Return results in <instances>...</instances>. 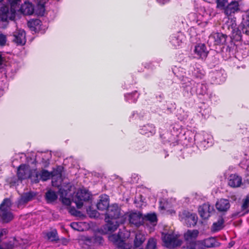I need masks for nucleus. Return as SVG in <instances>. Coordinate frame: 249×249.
<instances>
[{
	"label": "nucleus",
	"mask_w": 249,
	"mask_h": 249,
	"mask_svg": "<svg viewBox=\"0 0 249 249\" xmlns=\"http://www.w3.org/2000/svg\"><path fill=\"white\" fill-rule=\"evenodd\" d=\"M126 237L124 233L119 231L117 234H112L109 237V239L117 245L118 249H142V244L145 240L144 234L138 232L135 235L134 247H130L124 243Z\"/></svg>",
	"instance_id": "nucleus-1"
},
{
	"label": "nucleus",
	"mask_w": 249,
	"mask_h": 249,
	"mask_svg": "<svg viewBox=\"0 0 249 249\" xmlns=\"http://www.w3.org/2000/svg\"><path fill=\"white\" fill-rule=\"evenodd\" d=\"M17 176L21 181L30 178L33 183L39 182L38 172L36 169H32L29 165L21 164L18 168Z\"/></svg>",
	"instance_id": "nucleus-2"
},
{
	"label": "nucleus",
	"mask_w": 249,
	"mask_h": 249,
	"mask_svg": "<svg viewBox=\"0 0 249 249\" xmlns=\"http://www.w3.org/2000/svg\"><path fill=\"white\" fill-rule=\"evenodd\" d=\"M198 234L199 231L197 230H188L184 233V238L187 249H197L199 240H196V239Z\"/></svg>",
	"instance_id": "nucleus-3"
},
{
	"label": "nucleus",
	"mask_w": 249,
	"mask_h": 249,
	"mask_svg": "<svg viewBox=\"0 0 249 249\" xmlns=\"http://www.w3.org/2000/svg\"><path fill=\"white\" fill-rule=\"evenodd\" d=\"M10 205V200L8 198L4 199L0 205V219L3 222H9L13 218V214L7 210Z\"/></svg>",
	"instance_id": "nucleus-4"
},
{
	"label": "nucleus",
	"mask_w": 249,
	"mask_h": 249,
	"mask_svg": "<svg viewBox=\"0 0 249 249\" xmlns=\"http://www.w3.org/2000/svg\"><path fill=\"white\" fill-rule=\"evenodd\" d=\"M162 240L164 246L170 249L175 248L181 245V240L178 239L173 233H162Z\"/></svg>",
	"instance_id": "nucleus-5"
},
{
	"label": "nucleus",
	"mask_w": 249,
	"mask_h": 249,
	"mask_svg": "<svg viewBox=\"0 0 249 249\" xmlns=\"http://www.w3.org/2000/svg\"><path fill=\"white\" fill-rule=\"evenodd\" d=\"M124 215V212L117 204L109 206L105 214V219L108 221L109 219L117 220Z\"/></svg>",
	"instance_id": "nucleus-6"
},
{
	"label": "nucleus",
	"mask_w": 249,
	"mask_h": 249,
	"mask_svg": "<svg viewBox=\"0 0 249 249\" xmlns=\"http://www.w3.org/2000/svg\"><path fill=\"white\" fill-rule=\"evenodd\" d=\"M180 220L187 227L195 226L197 222V215L187 211H183L179 214Z\"/></svg>",
	"instance_id": "nucleus-7"
},
{
	"label": "nucleus",
	"mask_w": 249,
	"mask_h": 249,
	"mask_svg": "<svg viewBox=\"0 0 249 249\" xmlns=\"http://www.w3.org/2000/svg\"><path fill=\"white\" fill-rule=\"evenodd\" d=\"M36 196V193L33 191L23 193L16 202L17 207L18 208H23L28 202L33 200Z\"/></svg>",
	"instance_id": "nucleus-8"
},
{
	"label": "nucleus",
	"mask_w": 249,
	"mask_h": 249,
	"mask_svg": "<svg viewBox=\"0 0 249 249\" xmlns=\"http://www.w3.org/2000/svg\"><path fill=\"white\" fill-rule=\"evenodd\" d=\"M89 198V194L87 190H79L73 198V201L76 204L77 208L80 209L83 206L84 202L88 200Z\"/></svg>",
	"instance_id": "nucleus-9"
},
{
	"label": "nucleus",
	"mask_w": 249,
	"mask_h": 249,
	"mask_svg": "<svg viewBox=\"0 0 249 249\" xmlns=\"http://www.w3.org/2000/svg\"><path fill=\"white\" fill-rule=\"evenodd\" d=\"M16 9L9 8L8 6L2 5L0 8V18L1 20L6 21L8 19L13 20L15 17Z\"/></svg>",
	"instance_id": "nucleus-10"
},
{
	"label": "nucleus",
	"mask_w": 249,
	"mask_h": 249,
	"mask_svg": "<svg viewBox=\"0 0 249 249\" xmlns=\"http://www.w3.org/2000/svg\"><path fill=\"white\" fill-rule=\"evenodd\" d=\"M242 33L247 35H249V19L248 18H243L242 21L238 27V30L236 31V34L235 35L236 40H241Z\"/></svg>",
	"instance_id": "nucleus-11"
},
{
	"label": "nucleus",
	"mask_w": 249,
	"mask_h": 249,
	"mask_svg": "<svg viewBox=\"0 0 249 249\" xmlns=\"http://www.w3.org/2000/svg\"><path fill=\"white\" fill-rule=\"evenodd\" d=\"M220 246V243L213 237H210L198 241L197 249H206V248H215Z\"/></svg>",
	"instance_id": "nucleus-12"
},
{
	"label": "nucleus",
	"mask_w": 249,
	"mask_h": 249,
	"mask_svg": "<svg viewBox=\"0 0 249 249\" xmlns=\"http://www.w3.org/2000/svg\"><path fill=\"white\" fill-rule=\"evenodd\" d=\"M214 212L213 206H211L209 203L203 204L198 208L199 215L204 219H208Z\"/></svg>",
	"instance_id": "nucleus-13"
},
{
	"label": "nucleus",
	"mask_w": 249,
	"mask_h": 249,
	"mask_svg": "<svg viewBox=\"0 0 249 249\" xmlns=\"http://www.w3.org/2000/svg\"><path fill=\"white\" fill-rule=\"evenodd\" d=\"M227 36L221 33H214L209 37L208 42H213L214 45H221L226 43Z\"/></svg>",
	"instance_id": "nucleus-14"
},
{
	"label": "nucleus",
	"mask_w": 249,
	"mask_h": 249,
	"mask_svg": "<svg viewBox=\"0 0 249 249\" xmlns=\"http://www.w3.org/2000/svg\"><path fill=\"white\" fill-rule=\"evenodd\" d=\"M239 11L240 7L239 2L237 1L233 0L228 4L224 9L223 12L225 15L230 16L237 13Z\"/></svg>",
	"instance_id": "nucleus-15"
},
{
	"label": "nucleus",
	"mask_w": 249,
	"mask_h": 249,
	"mask_svg": "<svg viewBox=\"0 0 249 249\" xmlns=\"http://www.w3.org/2000/svg\"><path fill=\"white\" fill-rule=\"evenodd\" d=\"M129 223L138 227L143 223V218L142 213L138 212H132L128 215Z\"/></svg>",
	"instance_id": "nucleus-16"
},
{
	"label": "nucleus",
	"mask_w": 249,
	"mask_h": 249,
	"mask_svg": "<svg viewBox=\"0 0 249 249\" xmlns=\"http://www.w3.org/2000/svg\"><path fill=\"white\" fill-rule=\"evenodd\" d=\"M13 41L18 45H23L26 42L25 33L23 30H19L14 33Z\"/></svg>",
	"instance_id": "nucleus-17"
},
{
	"label": "nucleus",
	"mask_w": 249,
	"mask_h": 249,
	"mask_svg": "<svg viewBox=\"0 0 249 249\" xmlns=\"http://www.w3.org/2000/svg\"><path fill=\"white\" fill-rule=\"evenodd\" d=\"M109 198L107 195H102L100 196L99 201L97 203V208L100 211H104L107 210L109 207Z\"/></svg>",
	"instance_id": "nucleus-18"
},
{
	"label": "nucleus",
	"mask_w": 249,
	"mask_h": 249,
	"mask_svg": "<svg viewBox=\"0 0 249 249\" xmlns=\"http://www.w3.org/2000/svg\"><path fill=\"white\" fill-rule=\"evenodd\" d=\"M194 52L198 57L205 59L207 56L209 52L204 44H198L195 47Z\"/></svg>",
	"instance_id": "nucleus-19"
},
{
	"label": "nucleus",
	"mask_w": 249,
	"mask_h": 249,
	"mask_svg": "<svg viewBox=\"0 0 249 249\" xmlns=\"http://www.w3.org/2000/svg\"><path fill=\"white\" fill-rule=\"evenodd\" d=\"M105 220L106 224L104 226V229L107 232H112L116 231L119 227V224L117 220L109 219L108 221L107 219Z\"/></svg>",
	"instance_id": "nucleus-20"
},
{
	"label": "nucleus",
	"mask_w": 249,
	"mask_h": 249,
	"mask_svg": "<svg viewBox=\"0 0 249 249\" xmlns=\"http://www.w3.org/2000/svg\"><path fill=\"white\" fill-rule=\"evenodd\" d=\"M242 178L236 174H231L229 177L228 184L233 187H239L242 183Z\"/></svg>",
	"instance_id": "nucleus-21"
},
{
	"label": "nucleus",
	"mask_w": 249,
	"mask_h": 249,
	"mask_svg": "<svg viewBox=\"0 0 249 249\" xmlns=\"http://www.w3.org/2000/svg\"><path fill=\"white\" fill-rule=\"evenodd\" d=\"M230 206L229 200L226 199H221L215 204L216 209L220 212L227 211L230 208Z\"/></svg>",
	"instance_id": "nucleus-22"
},
{
	"label": "nucleus",
	"mask_w": 249,
	"mask_h": 249,
	"mask_svg": "<svg viewBox=\"0 0 249 249\" xmlns=\"http://www.w3.org/2000/svg\"><path fill=\"white\" fill-rule=\"evenodd\" d=\"M21 12L25 15H31L34 12V6L32 3L29 2H25L20 7Z\"/></svg>",
	"instance_id": "nucleus-23"
},
{
	"label": "nucleus",
	"mask_w": 249,
	"mask_h": 249,
	"mask_svg": "<svg viewBox=\"0 0 249 249\" xmlns=\"http://www.w3.org/2000/svg\"><path fill=\"white\" fill-rule=\"evenodd\" d=\"M202 136L200 135H195L194 139L196 142L199 144L200 146L204 147H207L209 146L212 144V140L210 138H208L207 140L206 139H202Z\"/></svg>",
	"instance_id": "nucleus-24"
},
{
	"label": "nucleus",
	"mask_w": 249,
	"mask_h": 249,
	"mask_svg": "<svg viewBox=\"0 0 249 249\" xmlns=\"http://www.w3.org/2000/svg\"><path fill=\"white\" fill-rule=\"evenodd\" d=\"M212 75L215 78L216 82L219 84L225 81L226 79L225 74L223 70H220L213 71Z\"/></svg>",
	"instance_id": "nucleus-25"
},
{
	"label": "nucleus",
	"mask_w": 249,
	"mask_h": 249,
	"mask_svg": "<svg viewBox=\"0 0 249 249\" xmlns=\"http://www.w3.org/2000/svg\"><path fill=\"white\" fill-rule=\"evenodd\" d=\"M155 133V127L153 124H147L143 126L140 129V133L142 135H146L148 137L153 135Z\"/></svg>",
	"instance_id": "nucleus-26"
},
{
	"label": "nucleus",
	"mask_w": 249,
	"mask_h": 249,
	"mask_svg": "<svg viewBox=\"0 0 249 249\" xmlns=\"http://www.w3.org/2000/svg\"><path fill=\"white\" fill-rule=\"evenodd\" d=\"M184 36L181 33L174 35L171 37L170 42L173 46L177 47L179 46L182 43Z\"/></svg>",
	"instance_id": "nucleus-27"
},
{
	"label": "nucleus",
	"mask_w": 249,
	"mask_h": 249,
	"mask_svg": "<svg viewBox=\"0 0 249 249\" xmlns=\"http://www.w3.org/2000/svg\"><path fill=\"white\" fill-rule=\"evenodd\" d=\"M41 21L38 19H33L28 22V26L32 31H36L39 29Z\"/></svg>",
	"instance_id": "nucleus-28"
},
{
	"label": "nucleus",
	"mask_w": 249,
	"mask_h": 249,
	"mask_svg": "<svg viewBox=\"0 0 249 249\" xmlns=\"http://www.w3.org/2000/svg\"><path fill=\"white\" fill-rule=\"evenodd\" d=\"M227 26L228 29L231 28V32L232 33V36L235 38V35L236 34V31L238 30V28H236V21L234 18H228V20L226 22Z\"/></svg>",
	"instance_id": "nucleus-29"
},
{
	"label": "nucleus",
	"mask_w": 249,
	"mask_h": 249,
	"mask_svg": "<svg viewBox=\"0 0 249 249\" xmlns=\"http://www.w3.org/2000/svg\"><path fill=\"white\" fill-rule=\"evenodd\" d=\"M224 220L222 217H219L217 222L213 223L212 230L213 231H218L224 227Z\"/></svg>",
	"instance_id": "nucleus-30"
},
{
	"label": "nucleus",
	"mask_w": 249,
	"mask_h": 249,
	"mask_svg": "<svg viewBox=\"0 0 249 249\" xmlns=\"http://www.w3.org/2000/svg\"><path fill=\"white\" fill-rule=\"evenodd\" d=\"M196 91L198 95H204L207 93L208 86L205 84L198 83L196 85Z\"/></svg>",
	"instance_id": "nucleus-31"
},
{
	"label": "nucleus",
	"mask_w": 249,
	"mask_h": 249,
	"mask_svg": "<svg viewBox=\"0 0 249 249\" xmlns=\"http://www.w3.org/2000/svg\"><path fill=\"white\" fill-rule=\"evenodd\" d=\"M142 218H143V223L144 221H148L155 225L157 222V215L155 213H147L143 216H142Z\"/></svg>",
	"instance_id": "nucleus-32"
},
{
	"label": "nucleus",
	"mask_w": 249,
	"mask_h": 249,
	"mask_svg": "<svg viewBox=\"0 0 249 249\" xmlns=\"http://www.w3.org/2000/svg\"><path fill=\"white\" fill-rule=\"evenodd\" d=\"M45 197L48 202H52L57 198V196L54 191L50 190L46 193Z\"/></svg>",
	"instance_id": "nucleus-33"
},
{
	"label": "nucleus",
	"mask_w": 249,
	"mask_h": 249,
	"mask_svg": "<svg viewBox=\"0 0 249 249\" xmlns=\"http://www.w3.org/2000/svg\"><path fill=\"white\" fill-rule=\"evenodd\" d=\"M46 235L47 239L51 241H54L58 240L57 231L56 230H53L47 232Z\"/></svg>",
	"instance_id": "nucleus-34"
},
{
	"label": "nucleus",
	"mask_w": 249,
	"mask_h": 249,
	"mask_svg": "<svg viewBox=\"0 0 249 249\" xmlns=\"http://www.w3.org/2000/svg\"><path fill=\"white\" fill-rule=\"evenodd\" d=\"M39 175V180L41 179L43 181H46L50 178L51 173L46 170H42Z\"/></svg>",
	"instance_id": "nucleus-35"
},
{
	"label": "nucleus",
	"mask_w": 249,
	"mask_h": 249,
	"mask_svg": "<svg viewBox=\"0 0 249 249\" xmlns=\"http://www.w3.org/2000/svg\"><path fill=\"white\" fill-rule=\"evenodd\" d=\"M215 2L216 8L223 11L229 3L228 0H216Z\"/></svg>",
	"instance_id": "nucleus-36"
},
{
	"label": "nucleus",
	"mask_w": 249,
	"mask_h": 249,
	"mask_svg": "<svg viewBox=\"0 0 249 249\" xmlns=\"http://www.w3.org/2000/svg\"><path fill=\"white\" fill-rule=\"evenodd\" d=\"M186 82L182 83L183 85V87L185 89H186L187 90L189 91V89L190 88V92L191 94H193V92H194V91L192 89V85H194V81H190L189 79H187Z\"/></svg>",
	"instance_id": "nucleus-37"
},
{
	"label": "nucleus",
	"mask_w": 249,
	"mask_h": 249,
	"mask_svg": "<svg viewBox=\"0 0 249 249\" xmlns=\"http://www.w3.org/2000/svg\"><path fill=\"white\" fill-rule=\"evenodd\" d=\"M156 240L155 239L151 238L148 241L145 249H156Z\"/></svg>",
	"instance_id": "nucleus-38"
},
{
	"label": "nucleus",
	"mask_w": 249,
	"mask_h": 249,
	"mask_svg": "<svg viewBox=\"0 0 249 249\" xmlns=\"http://www.w3.org/2000/svg\"><path fill=\"white\" fill-rule=\"evenodd\" d=\"M87 213L90 217H95L98 216V213L96 210H93L91 207L87 209Z\"/></svg>",
	"instance_id": "nucleus-39"
},
{
	"label": "nucleus",
	"mask_w": 249,
	"mask_h": 249,
	"mask_svg": "<svg viewBox=\"0 0 249 249\" xmlns=\"http://www.w3.org/2000/svg\"><path fill=\"white\" fill-rule=\"evenodd\" d=\"M192 69L194 70V71L192 70V75L193 76L196 78H202L203 75L201 73L199 72L198 70H196L194 68H193Z\"/></svg>",
	"instance_id": "nucleus-40"
},
{
	"label": "nucleus",
	"mask_w": 249,
	"mask_h": 249,
	"mask_svg": "<svg viewBox=\"0 0 249 249\" xmlns=\"http://www.w3.org/2000/svg\"><path fill=\"white\" fill-rule=\"evenodd\" d=\"M20 1V0H9L11 8L15 9L17 5L19 4Z\"/></svg>",
	"instance_id": "nucleus-41"
},
{
	"label": "nucleus",
	"mask_w": 249,
	"mask_h": 249,
	"mask_svg": "<svg viewBox=\"0 0 249 249\" xmlns=\"http://www.w3.org/2000/svg\"><path fill=\"white\" fill-rule=\"evenodd\" d=\"M69 213L73 215L79 216L80 212L77 211L74 207H70L69 208Z\"/></svg>",
	"instance_id": "nucleus-42"
},
{
	"label": "nucleus",
	"mask_w": 249,
	"mask_h": 249,
	"mask_svg": "<svg viewBox=\"0 0 249 249\" xmlns=\"http://www.w3.org/2000/svg\"><path fill=\"white\" fill-rule=\"evenodd\" d=\"M6 36L2 34H0V45L4 46L6 42Z\"/></svg>",
	"instance_id": "nucleus-43"
},
{
	"label": "nucleus",
	"mask_w": 249,
	"mask_h": 249,
	"mask_svg": "<svg viewBox=\"0 0 249 249\" xmlns=\"http://www.w3.org/2000/svg\"><path fill=\"white\" fill-rule=\"evenodd\" d=\"M50 156V155H49ZM50 156H48L46 155H44L42 158V162L45 165H48L49 164V158Z\"/></svg>",
	"instance_id": "nucleus-44"
},
{
	"label": "nucleus",
	"mask_w": 249,
	"mask_h": 249,
	"mask_svg": "<svg viewBox=\"0 0 249 249\" xmlns=\"http://www.w3.org/2000/svg\"><path fill=\"white\" fill-rule=\"evenodd\" d=\"M71 226L73 229L76 231H80L81 230L79 226V224L77 222L71 223Z\"/></svg>",
	"instance_id": "nucleus-45"
},
{
	"label": "nucleus",
	"mask_w": 249,
	"mask_h": 249,
	"mask_svg": "<svg viewBox=\"0 0 249 249\" xmlns=\"http://www.w3.org/2000/svg\"><path fill=\"white\" fill-rule=\"evenodd\" d=\"M94 240L95 242L101 244L103 243V239L101 236H95Z\"/></svg>",
	"instance_id": "nucleus-46"
},
{
	"label": "nucleus",
	"mask_w": 249,
	"mask_h": 249,
	"mask_svg": "<svg viewBox=\"0 0 249 249\" xmlns=\"http://www.w3.org/2000/svg\"><path fill=\"white\" fill-rule=\"evenodd\" d=\"M62 201L64 204L67 206L70 205L71 203V199L66 197L63 198Z\"/></svg>",
	"instance_id": "nucleus-47"
},
{
	"label": "nucleus",
	"mask_w": 249,
	"mask_h": 249,
	"mask_svg": "<svg viewBox=\"0 0 249 249\" xmlns=\"http://www.w3.org/2000/svg\"><path fill=\"white\" fill-rule=\"evenodd\" d=\"M48 0H36L38 4L43 7Z\"/></svg>",
	"instance_id": "nucleus-48"
},
{
	"label": "nucleus",
	"mask_w": 249,
	"mask_h": 249,
	"mask_svg": "<svg viewBox=\"0 0 249 249\" xmlns=\"http://www.w3.org/2000/svg\"><path fill=\"white\" fill-rule=\"evenodd\" d=\"M136 94H137V91H135V92H133V93H130V94H128V96L129 97H130V98H132V101H133V102H135L137 101V98H138V95H137V97H136V98H135V97H134L133 99H132V96H133V95H136Z\"/></svg>",
	"instance_id": "nucleus-49"
},
{
	"label": "nucleus",
	"mask_w": 249,
	"mask_h": 249,
	"mask_svg": "<svg viewBox=\"0 0 249 249\" xmlns=\"http://www.w3.org/2000/svg\"><path fill=\"white\" fill-rule=\"evenodd\" d=\"M249 203H248L245 201H244V202L241 206V208L243 210H245L249 207Z\"/></svg>",
	"instance_id": "nucleus-50"
},
{
	"label": "nucleus",
	"mask_w": 249,
	"mask_h": 249,
	"mask_svg": "<svg viewBox=\"0 0 249 249\" xmlns=\"http://www.w3.org/2000/svg\"><path fill=\"white\" fill-rule=\"evenodd\" d=\"M7 231L6 229H2L0 230V237H1L6 234Z\"/></svg>",
	"instance_id": "nucleus-51"
},
{
	"label": "nucleus",
	"mask_w": 249,
	"mask_h": 249,
	"mask_svg": "<svg viewBox=\"0 0 249 249\" xmlns=\"http://www.w3.org/2000/svg\"><path fill=\"white\" fill-rule=\"evenodd\" d=\"M159 3L161 4H164L166 2H168L170 0H157Z\"/></svg>",
	"instance_id": "nucleus-52"
},
{
	"label": "nucleus",
	"mask_w": 249,
	"mask_h": 249,
	"mask_svg": "<svg viewBox=\"0 0 249 249\" xmlns=\"http://www.w3.org/2000/svg\"><path fill=\"white\" fill-rule=\"evenodd\" d=\"M4 58L2 57L1 54H0V66L2 64Z\"/></svg>",
	"instance_id": "nucleus-53"
},
{
	"label": "nucleus",
	"mask_w": 249,
	"mask_h": 249,
	"mask_svg": "<svg viewBox=\"0 0 249 249\" xmlns=\"http://www.w3.org/2000/svg\"><path fill=\"white\" fill-rule=\"evenodd\" d=\"M246 14L247 17L246 18H249V9L247 11V12H246Z\"/></svg>",
	"instance_id": "nucleus-54"
},
{
	"label": "nucleus",
	"mask_w": 249,
	"mask_h": 249,
	"mask_svg": "<svg viewBox=\"0 0 249 249\" xmlns=\"http://www.w3.org/2000/svg\"><path fill=\"white\" fill-rule=\"evenodd\" d=\"M244 201L249 203V196H247Z\"/></svg>",
	"instance_id": "nucleus-55"
},
{
	"label": "nucleus",
	"mask_w": 249,
	"mask_h": 249,
	"mask_svg": "<svg viewBox=\"0 0 249 249\" xmlns=\"http://www.w3.org/2000/svg\"><path fill=\"white\" fill-rule=\"evenodd\" d=\"M248 212H249V211H247L245 213H247Z\"/></svg>",
	"instance_id": "nucleus-56"
},
{
	"label": "nucleus",
	"mask_w": 249,
	"mask_h": 249,
	"mask_svg": "<svg viewBox=\"0 0 249 249\" xmlns=\"http://www.w3.org/2000/svg\"><path fill=\"white\" fill-rule=\"evenodd\" d=\"M0 249H3V248L1 247V246L0 245Z\"/></svg>",
	"instance_id": "nucleus-57"
},
{
	"label": "nucleus",
	"mask_w": 249,
	"mask_h": 249,
	"mask_svg": "<svg viewBox=\"0 0 249 249\" xmlns=\"http://www.w3.org/2000/svg\"><path fill=\"white\" fill-rule=\"evenodd\" d=\"M248 170L249 171V167H248Z\"/></svg>",
	"instance_id": "nucleus-58"
},
{
	"label": "nucleus",
	"mask_w": 249,
	"mask_h": 249,
	"mask_svg": "<svg viewBox=\"0 0 249 249\" xmlns=\"http://www.w3.org/2000/svg\"><path fill=\"white\" fill-rule=\"evenodd\" d=\"M3 0H0V2H1Z\"/></svg>",
	"instance_id": "nucleus-59"
},
{
	"label": "nucleus",
	"mask_w": 249,
	"mask_h": 249,
	"mask_svg": "<svg viewBox=\"0 0 249 249\" xmlns=\"http://www.w3.org/2000/svg\"><path fill=\"white\" fill-rule=\"evenodd\" d=\"M248 232L249 233V230H248Z\"/></svg>",
	"instance_id": "nucleus-60"
}]
</instances>
